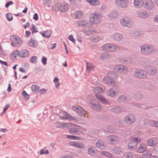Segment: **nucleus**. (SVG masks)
I'll list each match as a JSON object with an SVG mask.
<instances>
[{"instance_id": "51", "label": "nucleus", "mask_w": 158, "mask_h": 158, "mask_svg": "<svg viewBox=\"0 0 158 158\" xmlns=\"http://www.w3.org/2000/svg\"><path fill=\"white\" fill-rule=\"evenodd\" d=\"M137 106L140 108H142L143 109H148L150 108L149 107L147 106L146 104H137Z\"/></svg>"}, {"instance_id": "19", "label": "nucleus", "mask_w": 158, "mask_h": 158, "mask_svg": "<svg viewBox=\"0 0 158 158\" xmlns=\"http://www.w3.org/2000/svg\"><path fill=\"white\" fill-rule=\"evenodd\" d=\"M90 105L94 109L99 110L100 108L99 105L98 104L96 101L94 99L90 100Z\"/></svg>"}, {"instance_id": "16", "label": "nucleus", "mask_w": 158, "mask_h": 158, "mask_svg": "<svg viewBox=\"0 0 158 158\" xmlns=\"http://www.w3.org/2000/svg\"><path fill=\"white\" fill-rule=\"evenodd\" d=\"M136 14L138 17L143 19L146 18L148 16L147 11L144 10H139L136 12Z\"/></svg>"}, {"instance_id": "3", "label": "nucleus", "mask_w": 158, "mask_h": 158, "mask_svg": "<svg viewBox=\"0 0 158 158\" xmlns=\"http://www.w3.org/2000/svg\"><path fill=\"white\" fill-rule=\"evenodd\" d=\"M120 23L123 27H127L129 28L132 27L134 25V21L127 17H125L121 19Z\"/></svg>"}, {"instance_id": "21", "label": "nucleus", "mask_w": 158, "mask_h": 158, "mask_svg": "<svg viewBox=\"0 0 158 158\" xmlns=\"http://www.w3.org/2000/svg\"><path fill=\"white\" fill-rule=\"evenodd\" d=\"M106 144L101 140H98L96 143V146L101 150H104L106 147Z\"/></svg>"}, {"instance_id": "14", "label": "nucleus", "mask_w": 158, "mask_h": 158, "mask_svg": "<svg viewBox=\"0 0 158 158\" xmlns=\"http://www.w3.org/2000/svg\"><path fill=\"white\" fill-rule=\"evenodd\" d=\"M69 144L71 146L78 148H85V144L78 141H71Z\"/></svg>"}, {"instance_id": "4", "label": "nucleus", "mask_w": 158, "mask_h": 158, "mask_svg": "<svg viewBox=\"0 0 158 158\" xmlns=\"http://www.w3.org/2000/svg\"><path fill=\"white\" fill-rule=\"evenodd\" d=\"M134 76L138 79H145L147 78V73L144 70L137 69L135 71Z\"/></svg>"}, {"instance_id": "18", "label": "nucleus", "mask_w": 158, "mask_h": 158, "mask_svg": "<svg viewBox=\"0 0 158 158\" xmlns=\"http://www.w3.org/2000/svg\"><path fill=\"white\" fill-rule=\"evenodd\" d=\"M147 143L150 146H155L157 143V139L156 138H151L147 140Z\"/></svg>"}, {"instance_id": "8", "label": "nucleus", "mask_w": 158, "mask_h": 158, "mask_svg": "<svg viewBox=\"0 0 158 158\" xmlns=\"http://www.w3.org/2000/svg\"><path fill=\"white\" fill-rule=\"evenodd\" d=\"M135 121V117L131 114L126 116L124 118V121L125 124L127 125H131L134 123Z\"/></svg>"}, {"instance_id": "20", "label": "nucleus", "mask_w": 158, "mask_h": 158, "mask_svg": "<svg viewBox=\"0 0 158 158\" xmlns=\"http://www.w3.org/2000/svg\"><path fill=\"white\" fill-rule=\"evenodd\" d=\"M69 132L71 134L77 135H80L82 133L79 129L75 127L70 129Z\"/></svg>"}, {"instance_id": "56", "label": "nucleus", "mask_w": 158, "mask_h": 158, "mask_svg": "<svg viewBox=\"0 0 158 158\" xmlns=\"http://www.w3.org/2000/svg\"><path fill=\"white\" fill-rule=\"evenodd\" d=\"M6 17L7 20L9 21H11L13 19V17L10 14H6Z\"/></svg>"}, {"instance_id": "64", "label": "nucleus", "mask_w": 158, "mask_h": 158, "mask_svg": "<svg viewBox=\"0 0 158 158\" xmlns=\"http://www.w3.org/2000/svg\"><path fill=\"white\" fill-rule=\"evenodd\" d=\"M153 21L155 23H158V14L156 15L154 17Z\"/></svg>"}, {"instance_id": "53", "label": "nucleus", "mask_w": 158, "mask_h": 158, "mask_svg": "<svg viewBox=\"0 0 158 158\" xmlns=\"http://www.w3.org/2000/svg\"><path fill=\"white\" fill-rule=\"evenodd\" d=\"M151 153L148 151L146 152L143 154V156L145 158H150L151 157Z\"/></svg>"}, {"instance_id": "29", "label": "nucleus", "mask_w": 158, "mask_h": 158, "mask_svg": "<svg viewBox=\"0 0 158 158\" xmlns=\"http://www.w3.org/2000/svg\"><path fill=\"white\" fill-rule=\"evenodd\" d=\"M40 34L44 37L49 38L51 36V31L50 30H47L45 31H42L40 32Z\"/></svg>"}, {"instance_id": "27", "label": "nucleus", "mask_w": 158, "mask_h": 158, "mask_svg": "<svg viewBox=\"0 0 158 158\" xmlns=\"http://www.w3.org/2000/svg\"><path fill=\"white\" fill-rule=\"evenodd\" d=\"M113 153L116 155H120L123 152V149L120 147H115L113 149Z\"/></svg>"}, {"instance_id": "2", "label": "nucleus", "mask_w": 158, "mask_h": 158, "mask_svg": "<svg viewBox=\"0 0 158 158\" xmlns=\"http://www.w3.org/2000/svg\"><path fill=\"white\" fill-rule=\"evenodd\" d=\"M141 53L145 55L150 54L154 50V48L153 45L150 44H144L140 47Z\"/></svg>"}, {"instance_id": "34", "label": "nucleus", "mask_w": 158, "mask_h": 158, "mask_svg": "<svg viewBox=\"0 0 158 158\" xmlns=\"http://www.w3.org/2000/svg\"><path fill=\"white\" fill-rule=\"evenodd\" d=\"M95 96L96 98L102 103L105 104L107 102V100L106 99L100 94H95Z\"/></svg>"}, {"instance_id": "12", "label": "nucleus", "mask_w": 158, "mask_h": 158, "mask_svg": "<svg viewBox=\"0 0 158 158\" xmlns=\"http://www.w3.org/2000/svg\"><path fill=\"white\" fill-rule=\"evenodd\" d=\"M118 91L116 89L111 88L107 91L106 94L108 96L114 97L118 94Z\"/></svg>"}, {"instance_id": "32", "label": "nucleus", "mask_w": 158, "mask_h": 158, "mask_svg": "<svg viewBox=\"0 0 158 158\" xmlns=\"http://www.w3.org/2000/svg\"><path fill=\"white\" fill-rule=\"evenodd\" d=\"M147 149V146L146 144L144 143L141 144L138 148L137 150L138 152L142 153L145 151Z\"/></svg>"}, {"instance_id": "15", "label": "nucleus", "mask_w": 158, "mask_h": 158, "mask_svg": "<svg viewBox=\"0 0 158 158\" xmlns=\"http://www.w3.org/2000/svg\"><path fill=\"white\" fill-rule=\"evenodd\" d=\"M144 8L148 10H152L154 8V4L151 0H146L144 4Z\"/></svg>"}, {"instance_id": "6", "label": "nucleus", "mask_w": 158, "mask_h": 158, "mask_svg": "<svg viewBox=\"0 0 158 158\" xmlns=\"http://www.w3.org/2000/svg\"><path fill=\"white\" fill-rule=\"evenodd\" d=\"M113 70L114 71L118 72L121 74H125L128 71L127 67L123 65H115L113 68Z\"/></svg>"}, {"instance_id": "1", "label": "nucleus", "mask_w": 158, "mask_h": 158, "mask_svg": "<svg viewBox=\"0 0 158 158\" xmlns=\"http://www.w3.org/2000/svg\"><path fill=\"white\" fill-rule=\"evenodd\" d=\"M102 15L98 12L95 11L90 14L89 21L91 22L92 25L93 24H97L100 23Z\"/></svg>"}, {"instance_id": "28", "label": "nucleus", "mask_w": 158, "mask_h": 158, "mask_svg": "<svg viewBox=\"0 0 158 158\" xmlns=\"http://www.w3.org/2000/svg\"><path fill=\"white\" fill-rule=\"evenodd\" d=\"M19 57L25 58L27 57L29 54V52L28 50L26 49H23L19 51Z\"/></svg>"}, {"instance_id": "59", "label": "nucleus", "mask_w": 158, "mask_h": 158, "mask_svg": "<svg viewBox=\"0 0 158 158\" xmlns=\"http://www.w3.org/2000/svg\"><path fill=\"white\" fill-rule=\"evenodd\" d=\"M22 94L25 97L26 99L28 100L29 99V95L27 93V92L25 90H23V91Z\"/></svg>"}, {"instance_id": "43", "label": "nucleus", "mask_w": 158, "mask_h": 158, "mask_svg": "<svg viewBox=\"0 0 158 158\" xmlns=\"http://www.w3.org/2000/svg\"><path fill=\"white\" fill-rule=\"evenodd\" d=\"M76 19H81L82 18L83 14L81 11H77L74 14Z\"/></svg>"}, {"instance_id": "58", "label": "nucleus", "mask_w": 158, "mask_h": 158, "mask_svg": "<svg viewBox=\"0 0 158 158\" xmlns=\"http://www.w3.org/2000/svg\"><path fill=\"white\" fill-rule=\"evenodd\" d=\"M49 152L48 150H46L45 149H41L40 151V154H48L49 153Z\"/></svg>"}, {"instance_id": "46", "label": "nucleus", "mask_w": 158, "mask_h": 158, "mask_svg": "<svg viewBox=\"0 0 158 158\" xmlns=\"http://www.w3.org/2000/svg\"><path fill=\"white\" fill-rule=\"evenodd\" d=\"M67 138L70 139L74 140H80L81 139V137L79 136L72 135H67Z\"/></svg>"}, {"instance_id": "36", "label": "nucleus", "mask_w": 158, "mask_h": 158, "mask_svg": "<svg viewBox=\"0 0 158 158\" xmlns=\"http://www.w3.org/2000/svg\"><path fill=\"white\" fill-rule=\"evenodd\" d=\"M94 67V66L92 63L89 62L86 63V68L87 71H89L93 69Z\"/></svg>"}, {"instance_id": "60", "label": "nucleus", "mask_w": 158, "mask_h": 158, "mask_svg": "<svg viewBox=\"0 0 158 158\" xmlns=\"http://www.w3.org/2000/svg\"><path fill=\"white\" fill-rule=\"evenodd\" d=\"M140 34L139 31H135L133 32L132 35L133 36L137 37Z\"/></svg>"}, {"instance_id": "44", "label": "nucleus", "mask_w": 158, "mask_h": 158, "mask_svg": "<svg viewBox=\"0 0 158 158\" xmlns=\"http://www.w3.org/2000/svg\"><path fill=\"white\" fill-rule=\"evenodd\" d=\"M127 100L126 97L124 95L120 96L117 100V101L119 102H125Z\"/></svg>"}, {"instance_id": "48", "label": "nucleus", "mask_w": 158, "mask_h": 158, "mask_svg": "<svg viewBox=\"0 0 158 158\" xmlns=\"http://www.w3.org/2000/svg\"><path fill=\"white\" fill-rule=\"evenodd\" d=\"M150 124L152 126L155 127H158V122L154 120H150L149 122Z\"/></svg>"}, {"instance_id": "25", "label": "nucleus", "mask_w": 158, "mask_h": 158, "mask_svg": "<svg viewBox=\"0 0 158 158\" xmlns=\"http://www.w3.org/2000/svg\"><path fill=\"white\" fill-rule=\"evenodd\" d=\"M144 4L143 0H134V5L136 8H141Z\"/></svg>"}, {"instance_id": "47", "label": "nucleus", "mask_w": 158, "mask_h": 158, "mask_svg": "<svg viewBox=\"0 0 158 158\" xmlns=\"http://www.w3.org/2000/svg\"><path fill=\"white\" fill-rule=\"evenodd\" d=\"M122 108L120 107L117 106L112 109V111L115 113H118L121 111Z\"/></svg>"}, {"instance_id": "22", "label": "nucleus", "mask_w": 158, "mask_h": 158, "mask_svg": "<svg viewBox=\"0 0 158 158\" xmlns=\"http://www.w3.org/2000/svg\"><path fill=\"white\" fill-rule=\"evenodd\" d=\"M123 38V35L118 33H115L111 36V38L117 41H120Z\"/></svg>"}, {"instance_id": "62", "label": "nucleus", "mask_w": 158, "mask_h": 158, "mask_svg": "<svg viewBox=\"0 0 158 158\" xmlns=\"http://www.w3.org/2000/svg\"><path fill=\"white\" fill-rule=\"evenodd\" d=\"M69 39L74 44L75 43V40L73 38V35H70L69 36Z\"/></svg>"}, {"instance_id": "40", "label": "nucleus", "mask_w": 158, "mask_h": 158, "mask_svg": "<svg viewBox=\"0 0 158 158\" xmlns=\"http://www.w3.org/2000/svg\"><path fill=\"white\" fill-rule=\"evenodd\" d=\"M94 92L96 94H98L102 93L103 91V88L100 87H97L94 89Z\"/></svg>"}, {"instance_id": "35", "label": "nucleus", "mask_w": 158, "mask_h": 158, "mask_svg": "<svg viewBox=\"0 0 158 158\" xmlns=\"http://www.w3.org/2000/svg\"><path fill=\"white\" fill-rule=\"evenodd\" d=\"M31 88L32 91L35 93H38L40 89V87L36 85H32Z\"/></svg>"}, {"instance_id": "30", "label": "nucleus", "mask_w": 158, "mask_h": 158, "mask_svg": "<svg viewBox=\"0 0 158 158\" xmlns=\"http://www.w3.org/2000/svg\"><path fill=\"white\" fill-rule=\"evenodd\" d=\"M118 14L116 10H112L110 12L108 16L111 19H114L118 17Z\"/></svg>"}, {"instance_id": "24", "label": "nucleus", "mask_w": 158, "mask_h": 158, "mask_svg": "<svg viewBox=\"0 0 158 158\" xmlns=\"http://www.w3.org/2000/svg\"><path fill=\"white\" fill-rule=\"evenodd\" d=\"M38 44V41L37 40L32 39H31L28 42V45L29 46L34 48L36 47Z\"/></svg>"}, {"instance_id": "37", "label": "nucleus", "mask_w": 158, "mask_h": 158, "mask_svg": "<svg viewBox=\"0 0 158 158\" xmlns=\"http://www.w3.org/2000/svg\"><path fill=\"white\" fill-rule=\"evenodd\" d=\"M117 48V46L114 44H109L108 51H115Z\"/></svg>"}, {"instance_id": "9", "label": "nucleus", "mask_w": 158, "mask_h": 158, "mask_svg": "<svg viewBox=\"0 0 158 158\" xmlns=\"http://www.w3.org/2000/svg\"><path fill=\"white\" fill-rule=\"evenodd\" d=\"M78 26L83 28H89L92 26V23L90 21L87 20H82L78 22Z\"/></svg>"}, {"instance_id": "57", "label": "nucleus", "mask_w": 158, "mask_h": 158, "mask_svg": "<svg viewBox=\"0 0 158 158\" xmlns=\"http://www.w3.org/2000/svg\"><path fill=\"white\" fill-rule=\"evenodd\" d=\"M31 30L32 31V33L33 34L38 32L36 28H35V25L33 24H32V27L31 29Z\"/></svg>"}, {"instance_id": "38", "label": "nucleus", "mask_w": 158, "mask_h": 158, "mask_svg": "<svg viewBox=\"0 0 158 158\" xmlns=\"http://www.w3.org/2000/svg\"><path fill=\"white\" fill-rule=\"evenodd\" d=\"M101 154L109 158H112L113 155L106 151H102L101 152Z\"/></svg>"}, {"instance_id": "45", "label": "nucleus", "mask_w": 158, "mask_h": 158, "mask_svg": "<svg viewBox=\"0 0 158 158\" xmlns=\"http://www.w3.org/2000/svg\"><path fill=\"white\" fill-rule=\"evenodd\" d=\"M91 40L93 42H97L99 41L100 39L98 35H95L91 37Z\"/></svg>"}, {"instance_id": "52", "label": "nucleus", "mask_w": 158, "mask_h": 158, "mask_svg": "<svg viewBox=\"0 0 158 158\" xmlns=\"http://www.w3.org/2000/svg\"><path fill=\"white\" fill-rule=\"evenodd\" d=\"M107 54L106 53H104L102 54L99 57V59L102 60H104L107 58Z\"/></svg>"}, {"instance_id": "10", "label": "nucleus", "mask_w": 158, "mask_h": 158, "mask_svg": "<svg viewBox=\"0 0 158 158\" xmlns=\"http://www.w3.org/2000/svg\"><path fill=\"white\" fill-rule=\"evenodd\" d=\"M115 2L116 6L118 7L126 8L128 6L127 0H115Z\"/></svg>"}, {"instance_id": "7", "label": "nucleus", "mask_w": 158, "mask_h": 158, "mask_svg": "<svg viewBox=\"0 0 158 158\" xmlns=\"http://www.w3.org/2000/svg\"><path fill=\"white\" fill-rule=\"evenodd\" d=\"M56 8L57 10L64 13L68 10V6L65 3H57L56 4Z\"/></svg>"}, {"instance_id": "42", "label": "nucleus", "mask_w": 158, "mask_h": 158, "mask_svg": "<svg viewBox=\"0 0 158 158\" xmlns=\"http://www.w3.org/2000/svg\"><path fill=\"white\" fill-rule=\"evenodd\" d=\"M141 140V139L139 137H134L132 138L131 141L134 142L135 144L136 143L138 145V143L140 142Z\"/></svg>"}, {"instance_id": "49", "label": "nucleus", "mask_w": 158, "mask_h": 158, "mask_svg": "<svg viewBox=\"0 0 158 158\" xmlns=\"http://www.w3.org/2000/svg\"><path fill=\"white\" fill-rule=\"evenodd\" d=\"M38 57L36 56H33L31 57L30 61L33 63L36 64L37 62Z\"/></svg>"}, {"instance_id": "39", "label": "nucleus", "mask_w": 158, "mask_h": 158, "mask_svg": "<svg viewBox=\"0 0 158 158\" xmlns=\"http://www.w3.org/2000/svg\"><path fill=\"white\" fill-rule=\"evenodd\" d=\"M133 154L131 152H127L123 154L122 158H133Z\"/></svg>"}, {"instance_id": "17", "label": "nucleus", "mask_w": 158, "mask_h": 158, "mask_svg": "<svg viewBox=\"0 0 158 158\" xmlns=\"http://www.w3.org/2000/svg\"><path fill=\"white\" fill-rule=\"evenodd\" d=\"M119 140L118 137L115 135H112L110 136L109 143L110 144H115L117 143Z\"/></svg>"}, {"instance_id": "5", "label": "nucleus", "mask_w": 158, "mask_h": 158, "mask_svg": "<svg viewBox=\"0 0 158 158\" xmlns=\"http://www.w3.org/2000/svg\"><path fill=\"white\" fill-rule=\"evenodd\" d=\"M10 38L11 45L13 47H20L23 43L22 40L17 36L13 35Z\"/></svg>"}, {"instance_id": "11", "label": "nucleus", "mask_w": 158, "mask_h": 158, "mask_svg": "<svg viewBox=\"0 0 158 158\" xmlns=\"http://www.w3.org/2000/svg\"><path fill=\"white\" fill-rule=\"evenodd\" d=\"M73 109L77 113L81 116H85L86 114V112L85 110L83 108L79 106H73Z\"/></svg>"}, {"instance_id": "13", "label": "nucleus", "mask_w": 158, "mask_h": 158, "mask_svg": "<svg viewBox=\"0 0 158 158\" xmlns=\"http://www.w3.org/2000/svg\"><path fill=\"white\" fill-rule=\"evenodd\" d=\"M103 81L104 83L108 85H115V83L114 82V79L109 76H106L103 79Z\"/></svg>"}, {"instance_id": "26", "label": "nucleus", "mask_w": 158, "mask_h": 158, "mask_svg": "<svg viewBox=\"0 0 158 158\" xmlns=\"http://www.w3.org/2000/svg\"><path fill=\"white\" fill-rule=\"evenodd\" d=\"M148 68V72L150 75H155L157 73L156 69L153 66H149Z\"/></svg>"}, {"instance_id": "41", "label": "nucleus", "mask_w": 158, "mask_h": 158, "mask_svg": "<svg viewBox=\"0 0 158 158\" xmlns=\"http://www.w3.org/2000/svg\"><path fill=\"white\" fill-rule=\"evenodd\" d=\"M95 148L94 147H89L88 148V154L91 156L93 155L95 152Z\"/></svg>"}, {"instance_id": "55", "label": "nucleus", "mask_w": 158, "mask_h": 158, "mask_svg": "<svg viewBox=\"0 0 158 158\" xmlns=\"http://www.w3.org/2000/svg\"><path fill=\"white\" fill-rule=\"evenodd\" d=\"M107 75H108V76H112L113 75L114 77V78L115 79L117 78L118 77V75L116 73H114L113 72H111V71L109 72H108L107 73Z\"/></svg>"}, {"instance_id": "31", "label": "nucleus", "mask_w": 158, "mask_h": 158, "mask_svg": "<svg viewBox=\"0 0 158 158\" xmlns=\"http://www.w3.org/2000/svg\"><path fill=\"white\" fill-rule=\"evenodd\" d=\"M138 145L135 144L134 142L131 141L128 145V148L130 150H134L137 148Z\"/></svg>"}, {"instance_id": "33", "label": "nucleus", "mask_w": 158, "mask_h": 158, "mask_svg": "<svg viewBox=\"0 0 158 158\" xmlns=\"http://www.w3.org/2000/svg\"><path fill=\"white\" fill-rule=\"evenodd\" d=\"M86 1L93 6H97L100 4L99 0H86Z\"/></svg>"}, {"instance_id": "54", "label": "nucleus", "mask_w": 158, "mask_h": 158, "mask_svg": "<svg viewBox=\"0 0 158 158\" xmlns=\"http://www.w3.org/2000/svg\"><path fill=\"white\" fill-rule=\"evenodd\" d=\"M19 51L18 50H16L12 52V55H13L15 57H16L18 56H19Z\"/></svg>"}, {"instance_id": "61", "label": "nucleus", "mask_w": 158, "mask_h": 158, "mask_svg": "<svg viewBox=\"0 0 158 158\" xmlns=\"http://www.w3.org/2000/svg\"><path fill=\"white\" fill-rule=\"evenodd\" d=\"M47 58L45 57H43L42 58V62L43 65H45L47 64Z\"/></svg>"}, {"instance_id": "50", "label": "nucleus", "mask_w": 158, "mask_h": 158, "mask_svg": "<svg viewBox=\"0 0 158 158\" xmlns=\"http://www.w3.org/2000/svg\"><path fill=\"white\" fill-rule=\"evenodd\" d=\"M109 44H106L103 45L101 47L102 50L104 51H108Z\"/></svg>"}, {"instance_id": "23", "label": "nucleus", "mask_w": 158, "mask_h": 158, "mask_svg": "<svg viewBox=\"0 0 158 158\" xmlns=\"http://www.w3.org/2000/svg\"><path fill=\"white\" fill-rule=\"evenodd\" d=\"M60 117L62 119H70L71 118V116L67 113L63 112L60 114Z\"/></svg>"}, {"instance_id": "63", "label": "nucleus", "mask_w": 158, "mask_h": 158, "mask_svg": "<svg viewBox=\"0 0 158 158\" xmlns=\"http://www.w3.org/2000/svg\"><path fill=\"white\" fill-rule=\"evenodd\" d=\"M143 97V95L140 93H138L136 95V98L138 100L141 99Z\"/></svg>"}]
</instances>
